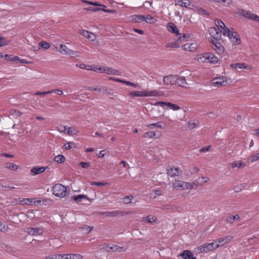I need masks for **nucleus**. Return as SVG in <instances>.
<instances>
[{"label": "nucleus", "mask_w": 259, "mask_h": 259, "mask_svg": "<svg viewBox=\"0 0 259 259\" xmlns=\"http://www.w3.org/2000/svg\"><path fill=\"white\" fill-rule=\"evenodd\" d=\"M224 35L228 36L230 40L235 45H239L241 42L239 34L236 31H235L233 28H231V29H227L224 33Z\"/></svg>", "instance_id": "nucleus-1"}, {"label": "nucleus", "mask_w": 259, "mask_h": 259, "mask_svg": "<svg viewBox=\"0 0 259 259\" xmlns=\"http://www.w3.org/2000/svg\"><path fill=\"white\" fill-rule=\"evenodd\" d=\"M167 29L171 33H175L177 35L176 39L182 42L186 38V35L184 33H180L177 26L172 23H168L166 26Z\"/></svg>", "instance_id": "nucleus-2"}, {"label": "nucleus", "mask_w": 259, "mask_h": 259, "mask_svg": "<svg viewBox=\"0 0 259 259\" xmlns=\"http://www.w3.org/2000/svg\"><path fill=\"white\" fill-rule=\"evenodd\" d=\"M53 194L59 197L63 198L67 195V188L60 184H55L53 187Z\"/></svg>", "instance_id": "nucleus-3"}, {"label": "nucleus", "mask_w": 259, "mask_h": 259, "mask_svg": "<svg viewBox=\"0 0 259 259\" xmlns=\"http://www.w3.org/2000/svg\"><path fill=\"white\" fill-rule=\"evenodd\" d=\"M98 214L106 217H115L117 215H124L133 214L131 211H101L99 212Z\"/></svg>", "instance_id": "nucleus-4"}, {"label": "nucleus", "mask_w": 259, "mask_h": 259, "mask_svg": "<svg viewBox=\"0 0 259 259\" xmlns=\"http://www.w3.org/2000/svg\"><path fill=\"white\" fill-rule=\"evenodd\" d=\"M173 188L180 190H191L192 187H191L190 183L181 180H175L172 184Z\"/></svg>", "instance_id": "nucleus-5"}, {"label": "nucleus", "mask_w": 259, "mask_h": 259, "mask_svg": "<svg viewBox=\"0 0 259 259\" xmlns=\"http://www.w3.org/2000/svg\"><path fill=\"white\" fill-rule=\"evenodd\" d=\"M221 39H215L214 38H209V40L211 44V48L216 51L218 54H222L224 52V47L220 42Z\"/></svg>", "instance_id": "nucleus-6"}, {"label": "nucleus", "mask_w": 259, "mask_h": 259, "mask_svg": "<svg viewBox=\"0 0 259 259\" xmlns=\"http://www.w3.org/2000/svg\"><path fill=\"white\" fill-rule=\"evenodd\" d=\"M236 14L243 17L245 18L252 20H255L256 17V14H254L249 11H246L242 9H239Z\"/></svg>", "instance_id": "nucleus-7"}, {"label": "nucleus", "mask_w": 259, "mask_h": 259, "mask_svg": "<svg viewBox=\"0 0 259 259\" xmlns=\"http://www.w3.org/2000/svg\"><path fill=\"white\" fill-rule=\"evenodd\" d=\"M211 82L212 85L217 88L225 86L227 84L226 80L223 76L215 77L212 80Z\"/></svg>", "instance_id": "nucleus-8"}, {"label": "nucleus", "mask_w": 259, "mask_h": 259, "mask_svg": "<svg viewBox=\"0 0 259 259\" xmlns=\"http://www.w3.org/2000/svg\"><path fill=\"white\" fill-rule=\"evenodd\" d=\"M208 31L211 36V37L209 38H214L215 39L221 38L222 33L217 28L214 27H210Z\"/></svg>", "instance_id": "nucleus-9"}, {"label": "nucleus", "mask_w": 259, "mask_h": 259, "mask_svg": "<svg viewBox=\"0 0 259 259\" xmlns=\"http://www.w3.org/2000/svg\"><path fill=\"white\" fill-rule=\"evenodd\" d=\"M177 78L176 75H167L163 77V81L165 85H172L176 83Z\"/></svg>", "instance_id": "nucleus-10"}, {"label": "nucleus", "mask_w": 259, "mask_h": 259, "mask_svg": "<svg viewBox=\"0 0 259 259\" xmlns=\"http://www.w3.org/2000/svg\"><path fill=\"white\" fill-rule=\"evenodd\" d=\"M27 232L28 234L32 236H37L41 235L43 232V229L40 228H29L27 229Z\"/></svg>", "instance_id": "nucleus-11"}, {"label": "nucleus", "mask_w": 259, "mask_h": 259, "mask_svg": "<svg viewBox=\"0 0 259 259\" xmlns=\"http://www.w3.org/2000/svg\"><path fill=\"white\" fill-rule=\"evenodd\" d=\"M167 173L168 176L171 177H175L180 175L182 171L178 167H172L170 169L167 170Z\"/></svg>", "instance_id": "nucleus-12"}, {"label": "nucleus", "mask_w": 259, "mask_h": 259, "mask_svg": "<svg viewBox=\"0 0 259 259\" xmlns=\"http://www.w3.org/2000/svg\"><path fill=\"white\" fill-rule=\"evenodd\" d=\"M214 23L217 27V29L219 30L220 32L224 34L225 31L227 29H229L225 25L224 22L220 20L216 19L214 21Z\"/></svg>", "instance_id": "nucleus-13"}, {"label": "nucleus", "mask_w": 259, "mask_h": 259, "mask_svg": "<svg viewBox=\"0 0 259 259\" xmlns=\"http://www.w3.org/2000/svg\"><path fill=\"white\" fill-rule=\"evenodd\" d=\"M47 167L43 166H34L30 170V173L32 176H35L43 172L47 169Z\"/></svg>", "instance_id": "nucleus-14"}, {"label": "nucleus", "mask_w": 259, "mask_h": 259, "mask_svg": "<svg viewBox=\"0 0 259 259\" xmlns=\"http://www.w3.org/2000/svg\"><path fill=\"white\" fill-rule=\"evenodd\" d=\"M230 66L235 69H245L247 70H249L250 69V67L249 65H246L244 63H237L232 64L230 65Z\"/></svg>", "instance_id": "nucleus-15"}, {"label": "nucleus", "mask_w": 259, "mask_h": 259, "mask_svg": "<svg viewBox=\"0 0 259 259\" xmlns=\"http://www.w3.org/2000/svg\"><path fill=\"white\" fill-rule=\"evenodd\" d=\"M198 250L200 252H207L213 250V247H212V244L209 243H205L203 245H201L198 247Z\"/></svg>", "instance_id": "nucleus-16"}, {"label": "nucleus", "mask_w": 259, "mask_h": 259, "mask_svg": "<svg viewBox=\"0 0 259 259\" xmlns=\"http://www.w3.org/2000/svg\"><path fill=\"white\" fill-rule=\"evenodd\" d=\"M180 256L184 259H196L191 251L188 250H184Z\"/></svg>", "instance_id": "nucleus-17"}, {"label": "nucleus", "mask_w": 259, "mask_h": 259, "mask_svg": "<svg viewBox=\"0 0 259 259\" xmlns=\"http://www.w3.org/2000/svg\"><path fill=\"white\" fill-rule=\"evenodd\" d=\"M87 90L89 91H96L102 93L103 95L109 94L107 91V88L106 87H102V88H97L92 87H89Z\"/></svg>", "instance_id": "nucleus-18"}, {"label": "nucleus", "mask_w": 259, "mask_h": 259, "mask_svg": "<svg viewBox=\"0 0 259 259\" xmlns=\"http://www.w3.org/2000/svg\"><path fill=\"white\" fill-rule=\"evenodd\" d=\"M56 49L61 54L63 55H67L70 51V49H69L66 45L61 44L59 45V47H56Z\"/></svg>", "instance_id": "nucleus-19"}, {"label": "nucleus", "mask_w": 259, "mask_h": 259, "mask_svg": "<svg viewBox=\"0 0 259 259\" xmlns=\"http://www.w3.org/2000/svg\"><path fill=\"white\" fill-rule=\"evenodd\" d=\"M128 94L131 97H146V91H133L130 92Z\"/></svg>", "instance_id": "nucleus-20"}, {"label": "nucleus", "mask_w": 259, "mask_h": 259, "mask_svg": "<svg viewBox=\"0 0 259 259\" xmlns=\"http://www.w3.org/2000/svg\"><path fill=\"white\" fill-rule=\"evenodd\" d=\"M144 15H134L131 16V21L132 22L140 23L144 21Z\"/></svg>", "instance_id": "nucleus-21"}, {"label": "nucleus", "mask_w": 259, "mask_h": 259, "mask_svg": "<svg viewBox=\"0 0 259 259\" xmlns=\"http://www.w3.org/2000/svg\"><path fill=\"white\" fill-rule=\"evenodd\" d=\"M163 95V92L161 91H158L157 90H153L151 91H146V97H157L162 96Z\"/></svg>", "instance_id": "nucleus-22"}, {"label": "nucleus", "mask_w": 259, "mask_h": 259, "mask_svg": "<svg viewBox=\"0 0 259 259\" xmlns=\"http://www.w3.org/2000/svg\"><path fill=\"white\" fill-rule=\"evenodd\" d=\"M207 57V62L215 64L218 62V58L211 53H206Z\"/></svg>", "instance_id": "nucleus-23"}, {"label": "nucleus", "mask_w": 259, "mask_h": 259, "mask_svg": "<svg viewBox=\"0 0 259 259\" xmlns=\"http://www.w3.org/2000/svg\"><path fill=\"white\" fill-rule=\"evenodd\" d=\"M126 249L124 247H120L118 245H114L109 247V250L108 251H114V252H123L125 251Z\"/></svg>", "instance_id": "nucleus-24"}, {"label": "nucleus", "mask_w": 259, "mask_h": 259, "mask_svg": "<svg viewBox=\"0 0 259 259\" xmlns=\"http://www.w3.org/2000/svg\"><path fill=\"white\" fill-rule=\"evenodd\" d=\"M71 198L77 203L81 202L83 199L89 200V198L87 195L82 194H79L77 196H71Z\"/></svg>", "instance_id": "nucleus-25"}, {"label": "nucleus", "mask_w": 259, "mask_h": 259, "mask_svg": "<svg viewBox=\"0 0 259 259\" xmlns=\"http://www.w3.org/2000/svg\"><path fill=\"white\" fill-rule=\"evenodd\" d=\"M105 71L104 73L111 75H119V72L116 69L111 67L104 66Z\"/></svg>", "instance_id": "nucleus-26"}, {"label": "nucleus", "mask_w": 259, "mask_h": 259, "mask_svg": "<svg viewBox=\"0 0 259 259\" xmlns=\"http://www.w3.org/2000/svg\"><path fill=\"white\" fill-rule=\"evenodd\" d=\"M157 220V217L154 215H149L146 217H144L142 219V221L144 222H146L148 223H153V222H156Z\"/></svg>", "instance_id": "nucleus-27"}, {"label": "nucleus", "mask_w": 259, "mask_h": 259, "mask_svg": "<svg viewBox=\"0 0 259 259\" xmlns=\"http://www.w3.org/2000/svg\"><path fill=\"white\" fill-rule=\"evenodd\" d=\"M80 34L84 37L87 38L91 40H94V38L92 37L93 36V34L89 31L82 30L80 32Z\"/></svg>", "instance_id": "nucleus-28"}, {"label": "nucleus", "mask_w": 259, "mask_h": 259, "mask_svg": "<svg viewBox=\"0 0 259 259\" xmlns=\"http://www.w3.org/2000/svg\"><path fill=\"white\" fill-rule=\"evenodd\" d=\"M179 85L182 87H185V85L187 84V82L186 79L183 76H178L177 78V82Z\"/></svg>", "instance_id": "nucleus-29"}, {"label": "nucleus", "mask_w": 259, "mask_h": 259, "mask_svg": "<svg viewBox=\"0 0 259 259\" xmlns=\"http://www.w3.org/2000/svg\"><path fill=\"white\" fill-rule=\"evenodd\" d=\"M176 41H173L170 43H167L165 45V47L167 48H178L180 47V44L179 43V41H178L175 39Z\"/></svg>", "instance_id": "nucleus-30"}, {"label": "nucleus", "mask_w": 259, "mask_h": 259, "mask_svg": "<svg viewBox=\"0 0 259 259\" xmlns=\"http://www.w3.org/2000/svg\"><path fill=\"white\" fill-rule=\"evenodd\" d=\"M235 220L237 221L240 220V216L238 214H236L235 215H232L230 217L227 219V222L228 223L233 224Z\"/></svg>", "instance_id": "nucleus-31"}, {"label": "nucleus", "mask_w": 259, "mask_h": 259, "mask_svg": "<svg viewBox=\"0 0 259 259\" xmlns=\"http://www.w3.org/2000/svg\"><path fill=\"white\" fill-rule=\"evenodd\" d=\"M67 55L71 57H80L81 56V53L79 51H75L70 49Z\"/></svg>", "instance_id": "nucleus-32"}, {"label": "nucleus", "mask_w": 259, "mask_h": 259, "mask_svg": "<svg viewBox=\"0 0 259 259\" xmlns=\"http://www.w3.org/2000/svg\"><path fill=\"white\" fill-rule=\"evenodd\" d=\"M144 21L150 24L154 23L155 21V19H154L153 17L149 15H147L146 16L144 15Z\"/></svg>", "instance_id": "nucleus-33"}, {"label": "nucleus", "mask_w": 259, "mask_h": 259, "mask_svg": "<svg viewBox=\"0 0 259 259\" xmlns=\"http://www.w3.org/2000/svg\"><path fill=\"white\" fill-rule=\"evenodd\" d=\"M4 58L6 60L10 61L11 62L19 60V57L17 56L14 57L13 55H6L4 56Z\"/></svg>", "instance_id": "nucleus-34"}, {"label": "nucleus", "mask_w": 259, "mask_h": 259, "mask_svg": "<svg viewBox=\"0 0 259 259\" xmlns=\"http://www.w3.org/2000/svg\"><path fill=\"white\" fill-rule=\"evenodd\" d=\"M65 160V158L63 155H58L55 156L54 158V160L58 163L64 162Z\"/></svg>", "instance_id": "nucleus-35"}, {"label": "nucleus", "mask_w": 259, "mask_h": 259, "mask_svg": "<svg viewBox=\"0 0 259 259\" xmlns=\"http://www.w3.org/2000/svg\"><path fill=\"white\" fill-rule=\"evenodd\" d=\"M34 202L33 199L23 198L20 201V204L21 205L29 204Z\"/></svg>", "instance_id": "nucleus-36"}, {"label": "nucleus", "mask_w": 259, "mask_h": 259, "mask_svg": "<svg viewBox=\"0 0 259 259\" xmlns=\"http://www.w3.org/2000/svg\"><path fill=\"white\" fill-rule=\"evenodd\" d=\"M134 196L132 195L127 196L123 198V202L126 204L132 203V200L133 199Z\"/></svg>", "instance_id": "nucleus-37"}, {"label": "nucleus", "mask_w": 259, "mask_h": 259, "mask_svg": "<svg viewBox=\"0 0 259 259\" xmlns=\"http://www.w3.org/2000/svg\"><path fill=\"white\" fill-rule=\"evenodd\" d=\"M172 103L170 102H164L162 101H158L156 103V105H160L162 108H164V106H166L168 108H170Z\"/></svg>", "instance_id": "nucleus-38"}, {"label": "nucleus", "mask_w": 259, "mask_h": 259, "mask_svg": "<svg viewBox=\"0 0 259 259\" xmlns=\"http://www.w3.org/2000/svg\"><path fill=\"white\" fill-rule=\"evenodd\" d=\"M207 56H206V53L201 54L198 56L197 59L199 61L201 62H207Z\"/></svg>", "instance_id": "nucleus-39"}, {"label": "nucleus", "mask_w": 259, "mask_h": 259, "mask_svg": "<svg viewBox=\"0 0 259 259\" xmlns=\"http://www.w3.org/2000/svg\"><path fill=\"white\" fill-rule=\"evenodd\" d=\"M6 167L12 170H16L18 168L16 164L12 163H7L6 164Z\"/></svg>", "instance_id": "nucleus-40"}, {"label": "nucleus", "mask_w": 259, "mask_h": 259, "mask_svg": "<svg viewBox=\"0 0 259 259\" xmlns=\"http://www.w3.org/2000/svg\"><path fill=\"white\" fill-rule=\"evenodd\" d=\"M91 185L92 186H97L98 187L105 186L108 185V183H104L101 182L93 181L91 182Z\"/></svg>", "instance_id": "nucleus-41"}, {"label": "nucleus", "mask_w": 259, "mask_h": 259, "mask_svg": "<svg viewBox=\"0 0 259 259\" xmlns=\"http://www.w3.org/2000/svg\"><path fill=\"white\" fill-rule=\"evenodd\" d=\"M198 7L196 5L195 1H191L190 5L188 6V9H191L193 10L197 11Z\"/></svg>", "instance_id": "nucleus-42"}, {"label": "nucleus", "mask_w": 259, "mask_h": 259, "mask_svg": "<svg viewBox=\"0 0 259 259\" xmlns=\"http://www.w3.org/2000/svg\"><path fill=\"white\" fill-rule=\"evenodd\" d=\"M39 46L45 49H48L51 47V45L49 43L44 41L39 42Z\"/></svg>", "instance_id": "nucleus-43"}, {"label": "nucleus", "mask_w": 259, "mask_h": 259, "mask_svg": "<svg viewBox=\"0 0 259 259\" xmlns=\"http://www.w3.org/2000/svg\"><path fill=\"white\" fill-rule=\"evenodd\" d=\"M209 180V178L206 177H202L201 178H199L197 181L198 183H200V184H203L204 183H206Z\"/></svg>", "instance_id": "nucleus-44"}, {"label": "nucleus", "mask_w": 259, "mask_h": 259, "mask_svg": "<svg viewBox=\"0 0 259 259\" xmlns=\"http://www.w3.org/2000/svg\"><path fill=\"white\" fill-rule=\"evenodd\" d=\"M74 147H75V143L73 142H69L65 144L63 146V147H64V148L66 150L71 149L72 148Z\"/></svg>", "instance_id": "nucleus-45"}, {"label": "nucleus", "mask_w": 259, "mask_h": 259, "mask_svg": "<svg viewBox=\"0 0 259 259\" xmlns=\"http://www.w3.org/2000/svg\"><path fill=\"white\" fill-rule=\"evenodd\" d=\"M155 133L153 131L148 132L144 134L143 137L152 138L155 136Z\"/></svg>", "instance_id": "nucleus-46"}, {"label": "nucleus", "mask_w": 259, "mask_h": 259, "mask_svg": "<svg viewBox=\"0 0 259 259\" xmlns=\"http://www.w3.org/2000/svg\"><path fill=\"white\" fill-rule=\"evenodd\" d=\"M93 70L98 73H104L105 71L104 66L98 67L94 66L93 67Z\"/></svg>", "instance_id": "nucleus-47"}, {"label": "nucleus", "mask_w": 259, "mask_h": 259, "mask_svg": "<svg viewBox=\"0 0 259 259\" xmlns=\"http://www.w3.org/2000/svg\"><path fill=\"white\" fill-rule=\"evenodd\" d=\"M190 2H191V1H178L176 5L187 8L188 5H190Z\"/></svg>", "instance_id": "nucleus-48"}, {"label": "nucleus", "mask_w": 259, "mask_h": 259, "mask_svg": "<svg viewBox=\"0 0 259 259\" xmlns=\"http://www.w3.org/2000/svg\"><path fill=\"white\" fill-rule=\"evenodd\" d=\"M150 128H153L154 127H157L159 128H163V127L161 125L160 123L158 122L157 123L150 124L148 126Z\"/></svg>", "instance_id": "nucleus-49"}, {"label": "nucleus", "mask_w": 259, "mask_h": 259, "mask_svg": "<svg viewBox=\"0 0 259 259\" xmlns=\"http://www.w3.org/2000/svg\"><path fill=\"white\" fill-rule=\"evenodd\" d=\"M162 191L161 190H152L151 193L150 194L151 197H152L153 193H154V196H153V198H155L156 196H160L162 195Z\"/></svg>", "instance_id": "nucleus-50"}, {"label": "nucleus", "mask_w": 259, "mask_h": 259, "mask_svg": "<svg viewBox=\"0 0 259 259\" xmlns=\"http://www.w3.org/2000/svg\"><path fill=\"white\" fill-rule=\"evenodd\" d=\"M245 187V186H243V184H241L238 186H235L233 188V190L235 192H239L242 191V190Z\"/></svg>", "instance_id": "nucleus-51"}, {"label": "nucleus", "mask_w": 259, "mask_h": 259, "mask_svg": "<svg viewBox=\"0 0 259 259\" xmlns=\"http://www.w3.org/2000/svg\"><path fill=\"white\" fill-rule=\"evenodd\" d=\"M69 259H82L83 256L79 254H69Z\"/></svg>", "instance_id": "nucleus-52"}, {"label": "nucleus", "mask_w": 259, "mask_h": 259, "mask_svg": "<svg viewBox=\"0 0 259 259\" xmlns=\"http://www.w3.org/2000/svg\"><path fill=\"white\" fill-rule=\"evenodd\" d=\"M188 127L189 129L192 130L197 126V124L193 120H190L188 123Z\"/></svg>", "instance_id": "nucleus-53"}, {"label": "nucleus", "mask_w": 259, "mask_h": 259, "mask_svg": "<svg viewBox=\"0 0 259 259\" xmlns=\"http://www.w3.org/2000/svg\"><path fill=\"white\" fill-rule=\"evenodd\" d=\"M193 44H186L184 45V48L185 50L188 51H193V47H192Z\"/></svg>", "instance_id": "nucleus-54"}, {"label": "nucleus", "mask_w": 259, "mask_h": 259, "mask_svg": "<svg viewBox=\"0 0 259 259\" xmlns=\"http://www.w3.org/2000/svg\"><path fill=\"white\" fill-rule=\"evenodd\" d=\"M233 238V236L232 235H228L223 238L225 244L231 241Z\"/></svg>", "instance_id": "nucleus-55"}, {"label": "nucleus", "mask_w": 259, "mask_h": 259, "mask_svg": "<svg viewBox=\"0 0 259 259\" xmlns=\"http://www.w3.org/2000/svg\"><path fill=\"white\" fill-rule=\"evenodd\" d=\"M11 114L12 115H14V116H20L22 114V113L19 110H12L11 111Z\"/></svg>", "instance_id": "nucleus-56"}, {"label": "nucleus", "mask_w": 259, "mask_h": 259, "mask_svg": "<svg viewBox=\"0 0 259 259\" xmlns=\"http://www.w3.org/2000/svg\"><path fill=\"white\" fill-rule=\"evenodd\" d=\"M57 259H69L68 254H56Z\"/></svg>", "instance_id": "nucleus-57"}, {"label": "nucleus", "mask_w": 259, "mask_h": 259, "mask_svg": "<svg viewBox=\"0 0 259 259\" xmlns=\"http://www.w3.org/2000/svg\"><path fill=\"white\" fill-rule=\"evenodd\" d=\"M123 83H124L128 86H131V87H133L134 88H137L139 86V85L138 84H136V83H133L131 81H126V80H125V81H123Z\"/></svg>", "instance_id": "nucleus-58"}, {"label": "nucleus", "mask_w": 259, "mask_h": 259, "mask_svg": "<svg viewBox=\"0 0 259 259\" xmlns=\"http://www.w3.org/2000/svg\"><path fill=\"white\" fill-rule=\"evenodd\" d=\"M79 165L82 168H85L89 167L90 165V163L89 162H81L79 163Z\"/></svg>", "instance_id": "nucleus-59"}, {"label": "nucleus", "mask_w": 259, "mask_h": 259, "mask_svg": "<svg viewBox=\"0 0 259 259\" xmlns=\"http://www.w3.org/2000/svg\"><path fill=\"white\" fill-rule=\"evenodd\" d=\"M250 159L252 161H256L259 159V153L255 155H251Z\"/></svg>", "instance_id": "nucleus-60"}, {"label": "nucleus", "mask_w": 259, "mask_h": 259, "mask_svg": "<svg viewBox=\"0 0 259 259\" xmlns=\"http://www.w3.org/2000/svg\"><path fill=\"white\" fill-rule=\"evenodd\" d=\"M197 11H198V12L201 14H204V15H208L209 14V13L206 11H205V10H203V9H202L201 8H200L199 7Z\"/></svg>", "instance_id": "nucleus-61"}, {"label": "nucleus", "mask_w": 259, "mask_h": 259, "mask_svg": "<svg viewBox=\"0 0 259 259\" xmlns=\"http://www.w3.org/2000/svg\"><path fill=\"white\" fill-rule=\"evenodd\" d=\"M216 241L218 243V244L219 245V247L225 245V243L224 242L223 238L217 239Z\"/></svg>", "instance_id": "nucleus-62"}, {"label": "nucleus", "mask_w": 259, "mask_h": 259, "mask_svg": "<svg viewBox=\"0 0 259 259\" xmlns=\"http://www.w3.org/2000/svg\"><path fill=\"white\" fill-rule=\"evenodd\" d=\"M210 148H211L210 146H206L205 147H203L199 150V151L200 152H204L208 151L210 150Z\"/></svg>", "instance_id": "nucleus-63"}, {"label": "nucleus", "mask_w": 259, "mask_h": 259, "mask_svg": "<svg viewBox=\"0 0 259 259\" xmlns=\"http://www.w3.org/2000/svg\"><path fill=\"white\" fill-rule=\"evenodd\" d=\"M42 259H57L56 254H52L48 256H45Z\"/></svg>", "instance_id": "nucleus-64"}]
</instances>
